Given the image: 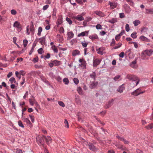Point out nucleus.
Returning a JSON list of instances; mask_svg holds the SVG:
<instances>
[{
	"label": "nucleus",
	"instance_id": "nucleus-1",
	"mask_svg": "<svg viewBox=\"0 0 153 153\" xmlns=\"http://www.w3.org/2000/svg\"><path fill=\"white\" fill-rule=\"evenodd\" d=\"M126 78L133 81H136V85H135L133 83H131L130 84V86L132 85L131 88H134L135 86H137L139 83L140 80L136 76L133 75L128 74L126 76Z\"/></svg>",
	"mask_w": 153,
	"mask_h": 153
},
{
	"label": "nucleus",
	"instance_id": "nucleus-2",
	"mask_svg": "<svg viewBox=\"0 0 153 153\" xmlns=\"http://www.w3.org/2000/svg\"><path fill=\"white\" fill-rule=\"evenodd\" d=\"M44 135L41 137H38L36 138V142L39 146H42L43 148H45V144L44 143Z\"/></svg>",
	"mask_w": 153,
	"mask_h": 153
},
{
	"label": "nucleus",
	"instance_id": "nucleus-3",
	"mask_svg": "<svg viewBox=\"0 0 153 153\" xmlns=\"http://www.w3.org/2000/svg\"><path fill=\"white\" fill-rule=\"evenodd\" d=\"M137 58H135L134 61H132L129 64V66L132 68L134 69H136L138 67V65L137 64Z\"/></svg>",
	"mask_w": 153,
	"mask_h": 153
},
{
	"label": "nucleus",
	"instance_id": "nucleus-4",
	"mask_svg": "<svg viewBox=\"0 0 153 153\" xmlns=\"http://www.w3.org/2000/svg\"><path fill=\"white\" fill-rule=\"evenodd\" d=\"M141 89L140 88H138L135 90L133 92L131 93V94L134 95V96H138L140 94H142L145 92V91H141Z\"/></svg>",
	"mask_w": 153,
	"mask_h": 153
},
{
	"label": "nucleus",
	"instance_id": "nucleus-5",
	"mask_svg": "<svg viewBox=\"0 0 153 153\" xmlns=\"http://www.w3.org/2000/svg\"><path fill=\"white\" fill-rule=\"evenodd\" d=\"M152 52L153 51L151 49L145 50L141 53V57L143 59L144 58V56H143L144 55H146L148 56H150Z\"/></svg>",
	"mask_w": 153,
	"mask_h": 153
},
{
	"label": "nucleus",
	"instance_id": "nucleus-6",
	"mask_svg": "<svg viewBox=\"0 0 153 153\" xmlns=\"http://www.w3.org/2000/svg\"><path fill=\"white\" fill-rule=\"evenodd\" d=\"M89 149L92 151L95 152L97 151L98 149L92 143L89 142L88 145Z\"/></svg>",
	"mask_w": 153,
	"mask_h": 153
},
{
	"label": "nucleus",
	"instance_id": "nucleus-7",
	"mask_svg": "<svg viewBox=\"0 0 153 153\" xmlns=\"http://www.w3.org/2000/svg\"><path fill=\"white\" fill-rule=\"evenodd\" d=\"M13 26L14 27H16L18 31L20 32L22 30V27L20 23L18 21H16L14 22Z\"/></svg>",
	"mask_w": 153,
	"mask_h": 153
},
{
	"label": "nucleus",
	"instance_id": "nucleus-8",
	"mask_svg": "<svg viewBox=\"0 0 153 153\" xmlns=\"http://www.w3.org/2000/svg\"><path fill=\"white\" fill-rule=\"evenodd\" d=\"M101 60L99 59H97L93 60V65L94 67L97 66V65L100 64Z\"/></svg>",
	"mask_w": 153,
	"mask_h": 153
},
{
	"label": "nucleus",
	"instance_id": "nucleus-9",
	"mask_svg": "<svg viewBox=\"0 0 153 153\" xmlns=\"http://www.w3.org/2000/svg\"><path fill=\"white\" fill-rule=\"evenodd\" d=\"M43 137L44 138V140L46 141V143L48 145H49L51 142L52 139L49 136L46 137L44 135Z\"/></svg>",
	"mask_w": 153,
	"mask_h": 153
},
{
	"label": "nucleus",
	"instance_id": "nucleus-10",
	"mask_svg": "<svg viewBox=\"0 0 153 153\" xmlns=\"http://www.w3.org/2000/svg\"><path fill=\"white\" fill-rule=\"evenodd\" d=\"M89 39H91L93 41L95 39H97L98 38V36L95 33H94L92 35H90L89 36Z\"/></svg>",
	"mask_w": 153,
	"mask_h": 153
},
{
	"label": "nucleus",
	"instance_id": "nucleus-11",
	"mask_svg": "<svg viewBox=\"0 0 153 153\" xmlns=\"http://www.w3.org/2000/svg\"><path fill=\"white\" fill-rule=\"evenodd\" d=\"M45 38L46 36H44L42 38H40L39 39V42L42 45H43L45 44Z\"/></svg>",
	"mask_w": 153,
	"mask_h": 153
},
{
	"label": "nucleus",
	"instance_id": "nucleus-12",
	"mask_svg": "<svg viewBox=\"0 0 153 153\" xmlns=\"http://www.w3.org/2000/svg\"><path fill=\"white\" fill-rule=\"evenodd\" d=\"M74 19L80 21H82L84 19L82 15H79L75 16H74Z\"/></svg>",
	"mask_w": 153,
	"mask_h": 153
},
{
	"label": "nucleus",
	"instance_id": "nucleus-13",
	"mask_svg": "<svg viewBox=\"0 0 153 153\" xmlns=\"http://www.w3.org/2000/svg\"><path fill=\"white\" fill-rule=\"evenodd\" d=\"M114 100L113 99H112L111 100L109 101L108 104L106 105V106L105 107V109H107L110 107L113 104V102Z\"/></svg>",
	"mask_w": 153,
	"mask_h": 153
},
{
	"label": "nucleus",
	"instance_id": "nucleus-14",
	"mask_svg": "<svg viewBox=\"0 0 153 153\" xmlns=\"http://www.w3.org/2000/svg\"><path fill=\"white\" fill-rule=\"evenodd\" d=\"M98 85L97 82H93L90 85L89 87L90 88L93 89L95 88Z\"/></svg>",
	"mask_w": 153,
	"mask_h": 153
},
{
	"label": "nucleus",
	"instance_id": "nucleus-15",
	"mask_svg": "<svg viewBox=\"0 0 153 153\" xmlns=\"http://www.w3.org/2000/svg\"><path fill=\"white\" fill-rule=\"evenodd\" d=\"M86 62L84 61L81 64H79L78 65L79 68L80 67H82L83 69H85L86 68Z\"/></svg>",
	"mask_w": 153,
	"mask_h": 153
},
{
	"label": "nucleus",
	"instance_id": "nucleus-16",
	"mask_svg": "<svg viewBox=\"0 0 153 153\" xmlns=\"http://www.w3.org/2000/svg\"><path fill=\"white\" fill-rule=\"evenodd\" d=\"M89 32V31H85L84 32H82L79 33L78 35V37H80L81 36H84L86 34H87L86 35V36H87L88 34V33Z\"/></svg>",
	"mask_w": 153,
	"mask_h": 153
},
{
	"label": "nucleus",
	"instance_id": "nucleus-17",
	"mask_svg": "<svg viewBox=\"0 0 153 153\" xmlns=\"http://www.w3.org/2000/svg\"><path fill=\"white\" fill-rule=\"evenodd\" d=\"M139 39L142 41H145L147 42H149V40L147 38L143 36H141Z\"/></svg>",
	"mask_w": 153,
	"mask_h": 153
},
{
	"label": "nucleus",
	"instance_id": "nucleus-18",
	"mask_svg": "<svg viewBox=\"0 0 153 153\" xmlns=\"http://www.w3.org/2000/svg\"><path fill=\"white\" fill-rule=\"evenodd\" d=\"M94 13L97 15H98L100 17H103L104 16V14L102 13V12L99 11H97L94 12Z\"/></svg>",
	"mask_w": 153,
	"mask_h": 153
},
{
	"label": "nucleus",
	"instance_id": "nucleus-19",
	"mask_svg": "<svg viewBox=\"0 0 153 153\" xmlns=\"http://www.w3.org/2000/svg\"><path fill=\"white\" fill-rule=\"evenodd\" d=\"M109 4L110 5L111 8L113 9L115 8L117 6V4L115 3H112L110 1L109 2Z\"/></svg>",
	"mask_w": 153,
	"mask_h": 153
},
{
	"label": "nucleus",
	"instance_id": "nucleus-20",
	"mask_svg": "<svg viewBox=\"0 0 153 153\" xmlns=\"http://www.w3.org/2000/svg\"><path fill=\"white\" fill-rule=\"evenodd\" d=\"M62 22V17H59L57 20L56 22V25L57 26H58L59 25H61Z\"/></svg>",
	"mask_w": 153,
	"mask_h": 153
},
{
	"label": "nucleus",
	"instance_id": "nucleus-21",
	"mask_svg": "<svg viewBox=\"0 0 153 153\" xmlns=\"http://www.w3.org/2000/svg\"><path fill=\"white\" fill-rule=\"evenodd\" d=\"M80 54V52L78 50H76L72 52V55L73 56H75L77 55H79Z\"/></svg>",
	"mask_w": 153,
	"mask_h": 153
},
{
	"label": "nucleus",
	"instance_id": "nucleus-22",
	"mask_svg": "<svg viewBox=\"0 0 153 153\" xmlns=\"http://www.w3.org/2000/svg\"><path fill=\"white\" fill-rule=\"evenodd\" d=\"M76 102L78 105H80L81 102L79 96H76L75 99Z\"/></svg>",
	"mask_w": 153,
	"mask_h": 153
},
{
	"label": "nucleus",
	"instance_id": "nucleus-23",
	"mask_svg": "<svg viewBox=\"0 0 153 153\" xmlns=\"http://www.w3.org/2000/svg\"><path fill=\"white\" fill-rule=\"evenodd\" d=\"M124 85V84H123L121 85L120 86L117 90V91L121 93L122 92L124 89L123 87Z\"/></svg>",
	"mask_w": 153,
	"mask_h": 153
},
{
	"label": "nucleus",
	"instance_id": "nucleus-24",
	"mask_svg": "<svg viewBox=\"0 0 153 153\" xmlns=\"http://www.w3.org/2000/svg\"><path fill=\"white\" fill-rule=\"evenodd\" d=\"M131 11V9L129 7L126 5V6H125V12L128 13H129Z\"/></svg>",
	"mask_w": 153,
	"mask_h": 153
},
{
	"label": "nucleus",
	"instance_id": "nucleus-25",
	"mask_svg": "<svg viewBox=\"0 0 153 153\" xmlns=\"http://www.w3.org/2000/svg\"><path fill=\"white\" fill-rule=\"evenodd\" d=\"M74 36V34L72 31H70L68 33V38L71 39Z\"/></svg>",
	"mask_w": 153,
	"mask_h": 153
},
{
	"label": "nucleus",
	"instance_id": "nucleus-26",
	"mask_svg": "<svg viewBox=\"0 0 153 153\" xmlns=\"http://www.w3.org/2000/svg\"><path fill=\"white\" fill-rule=\"evenodd\" d=\"M22 119L24 121L26 122L27 124H31V123L30 120L27 118H25L22 116Z\"/></svg>",
	"mask_w": 153,
	"mask_h": 153
},
{
	"label": "nucleus",
	"instance_id": "nucleus-27",
	"mask_svg": "<svg viewBox=\"0 0 153 153\" xmlns=\"http://www.w3.org/2000/svg\"><path fill=\"white\" fill-rule=\"evenodd\" d=\"M90 76L91 78L93 79L94 80H95L96 77V73L95 72H93L92 74H90Z\"/></svg>",
	"mask_w": 153,
	"mask_h": 153
},
{
	"label": "nucleus",
	"instance_id": "nucleus-28",
	"mask_svg": "<svg viewBox=\"0 0 153 153\" xmlns=\"http://www.w3.org/2000/svg\"><path fill=\"white\" fill-rule=\"evenodd\" d=\"M77 91L78 93L79 94V95H83V92H82V88L79 87L77 88Z\"/></svg>",
	"mask_w": 153,
	"mask_h": 153
},
{
	"label": "nucleus",
	"instance_id": "nucleus-29",
	"mask_svg": "<svg viewBox=\"0 0 153 153\" xmlns=\"http://www.w3.org/2000/svg\"><path fill=\"white\" fill-rule=\"evenodd\" d=\"M124 32V31L121 32L120 34L116 36L115 39L117 41L119 40L120 38V36L123 34V33Z\"/></svg>",
	"mask_w": 153,
	"mask_h": 153
},
{
	"label": "nucleus",
	"instance_id": "nucleus-30",
	"mask_svg": "<svg viewBox=\"0 0 153 153\" xmlns=\"http://www.w3.org/2000/svg\"><path fill=\"white\" fill-rule=\"evenodd\" d=\"M146 13L147 14H153V9H146Z\"/></svg>",
	"mask_w": 153,
	"mask_h": 153
},
{
	"label": "nucleus",
	"instance_id": "nucleus-31",
	"mask_svg": "<svg viewBox=\"0 0 153 153\" xmlns=\"http://www.w3.org/2000/svg\"><path fill=\"white\" fill-rule=\"evenodd\" d=\"M53 62L54 64L56 66L59 65L61 63L60 61L57 60H54V61H53Z\"/></svg>",
	"mask_w": 153,
	"mask_h": 153
},
{
	"label": "nucleus",
	"instance_id": "nucleus-32",
	"mask_svg": "<svg viewBox=\"0 0 153 153\" xmlns=\"http://www.w3.org/2000/svg\"><path fill=\"white\" fill-rule=\"evenodd\" d=\"M140 23V21L139 20H136L133 22V23L134 24L135 26H137Z\"/></svg>",
	"mask_w": 153,
	"mask_h": 153
},
{
	"label": "nucleus",
	"instance_id": "nucleus-33",
	"mask_svg": "<svg viewBox=\"0 0 153 153\" xmlns=\"http://www.w3.org/2000/svg\"><path fill=\"white\" fill-rule=\"evenodd\" d=\"M63 82L65 83V84L67 85L69 83V80L68 78H65L63 79Z\"/></svg>",
	"mask_w": 153,
	"mask_h": 153
},
{
	"label": "nucleus",
	"instance_id": "nucleus-34",
	"mask_svg": "<svg viewBox=\"0 0 153 153\" xmlns=\"http://www.w3.org/2000/svg\"><path fill=\"white\" fill-rule=\"evenodd\" d=\"M108 22L112 23L114 24L117 22V19L116 18H113L111 20H110L108 21Z\"/></svg>",
	"mask_w": 153,
	"mask_h": 153
},
{
	"label": "nucleus",
	"instance_id": "nucleus-35",
	"mask_svg": "<svg viewBox=\"0 0 153 153\" xmlns=\"http://www.w3.org/2000/svg\"><path fill=\"white\" fill-rule=\"evenodd\" d=\"M64 123L65 124V127L67 128H68L69 127V126L68 125V122L66 119H65Z\"/></svg>",
	"mask_w": 153,
	"mask_h": 153
},
{
	"label": "nucleus",
	"instance_id": "nucleus-36",
	"mask_svg": "<svg viewBox=\"0 0 153 153\" xmlns=\"http://www.w3.org/2000/svg\"><path fill=\"white\" fill-rule=\"evenodd\" d=\"M137 33L136 32H134L131 34V36L133 39H136L137 37Z\"/></svg>",
	"mask_w": 153,
	"mask_h": 153
},
{
	"label": "nucleus",
	"instance_id": "nucleus-37",
	"mask_svg": "<svg viewBox=\"0 0 153 153\" xmlns=\"http://www.w3.org/2000/svg\"><path fill=\"white\" fill-rule=\"evenodd\" d=\"M9 81L11 83H16V81L15 78L14 77H12L11 78L9 79Z\"/></svg>",
	"mask_w": 153,
	"mask_h": 153
},
{
	"label": "nucleus",
	"instance_id": "nucleus-38",
	"mask_svg": "<svg viewBox=\"0 0 153 153\" xmlns=\"http://www.w3.org/2000/svg\"><path fill=\"white\" fill-rule=\"evenodd\" d=\"M147 129H152L153 128V123H152L146 126L145 127Z\"/></svg>",
	"mask_w": 153,
	"mask_h": 153
},
{
	"label": "nucleus",
	"instance_id": "nucleus-39",
	"mask_svg": "<svg viewBox=\"0 0 153 153\" xmlns=\"http://www.w3.org/2000/svg\"><path fill=\"white\" fill-rule=\"evenodd\" d=\"M120 76L119 75H117L115 76L114 78L113 79L115 81H119V79H120Z\"/></svg>",
	"mask_w": 153,
	"mask_h": 153
},
{
	"label": "nucleus",
	"instance_id": "nucleus-40",
	"mask_svg": "<svg viewBox=\"0 0 153 153\" xmlns=\"http://www.w3.org/2000/svg\"><path fill=\"white\" fill-rule=\"evenodd\" d=\"M52 48L55 53H57L58 52L57 48L55 45H53L52 47Z\"/></svg>",
	"mask_w": 153,
	"mask_h": 153
},
{
	"label": "nucleus",
	"instance_id": "nucleus-41",
	"mask_svg": "<svg viewBox=\"0 0 153 153\" xmlns=\"http://www.w3.org/2000/svg\"><path fill=\"white\" fill-rule=\"evenodd\" d=\"M141 32H146L148 29V28L145 27H141Z\"/></svg>",
	"mask_w": 153,
	"mask_h": 153
},
{
	"label": "nucleus",
	"instance_id": "nucleus-42",
	"mask_svg": "<svg viewBox=\"0 0 153 153\" xmlns=\"http://www.w3.org/2000/svg\"><path fill=\"white\" fill-rule=\"evenodd\" d=\"M122 44L120 43H119L118 44H117L116 46H115L113 47V48L114 49H117L119 48H120L121 45Z\"/></svg>",
	"mask_w": 153,
	"mask_h": 153
},
{
	"label": "nucleus",
	"instance_id": "nucleus-43",
	"mask_svg": "<svg viewBox=\"0 0 153 153\" xmlns=\"http://www.w3.org/2000/svg\"><path fill=\"white\" fill-rule=\"evenodd\" d=\"M116 146L119 149H121L122 150H124L123 146L120 144H117Z\"/></svg>",
	"mask_w": 153,
	"mask_h": 153
},
{
	"label": "nucleus",
	"instance_id": "nucleus-44",
	"mask_svg": "<svg viewBox=\"0 0 153 153\" xmlns=\"http://www.w3.org/2000/svg\"><path fill=\"white\" fill-rule=\"evenodd\" d=\"M73 81H74V83L76 85L78 84L79 82V80L78 79L76 78H74V79Z\"/></svg>",
	"mask_w": 153,
	"mask_h": 153
},
{
	"label": "nucleus",
	"instance_id": "nucleus-45",
	"mask_svg": "<svg viewBox=\"0 0 153 153\" xmlns=\"http://www.w3.org/2000/svg\"><path fill=\"white\" fill-rule=\"evenodd\" d=\"M77 42V41L75 39H74L71 40L70 42V44L71 45H73L74 43H76Z\"/></svg>",
	"mask_w": 153,
	"mask_h": 153
},
{
	"label": "nucleus",
	"instance_id": "nucleus-46",
	"mask_svg": "<svg viewBox=\"0 0 153 153\" xmlns=\"http://www.w3.org/2000/svg\"><path fill=\"white\" fill-rule=\"evenodd\" d=\"M58 103L60 106L62 107H64L65 106V105L63 102L61 101H59Z\"/></svg>",
	"mask_w": 153,
	"mask_h": 153
},
{
	"label": "nucleus",
	"instance_id": "nucleus-47",
	"mask_svg": "<svg viewBox=\"0 0 153 153\" xmlns=\"http://www.w3.org/2000/svg\"><path fill=\"white\" fill-rule=\"evenodd\" d=\"M44 59L46 60V59H48L50 57V54L49 53H47L46 55L44 56Z\"/></svg>",
	"mask_w": 153,
	"mask_h": 153
},
{
	"label": "nucleus",
	"instance_id": "nucleus-48",
	"mask_svg": "<svg viewBox=\"0 0 153 153\" xmlns=\"http://www.w3.org/2000/svg\"><path fill=\"white\" fill-rule=\"evenodd\" d=\"M38 52L39 54H42L44 52L43 49L42 48H40L38 50Z\"/></svg>",
	"mask_w": 153,
	"mask_h": 153
},
{
	"label": "nucleus",
	"instance_id": "nucleus-49",
	"mask_svg": "<svg viewBox=\"0 0 153 153\" xmlns=\"http://www.w3.org/2000/svg\"><path fill=\"white\" fill-rule=\"evenodd\" d=\"M28 43V41L27 39H24L23 41V45L25 47L27 45Z\"/></svg>",
	"mask_w": 153,
	"mask_h": 153
},
{
	"label": "nucleus",
	"instance_id": "nucleus-50",
	"mask_svg": "<svg viewBox=\"0 0 153 153\" xmlns=\"http://www.w3.org/2000/svg\"><path fill=\"white\" fill-rule=\"evenodd\" d=\"M66 20L70 25H71L72 24V21L70 18L67 17L66 18Z\"/></svg>",
	"mask_w": 153,
	"mask_h": 153
},
{
	"label": "nucleus",
	"instance_id": "nucleus-51",
	"mask_svg": "<svg viewBox=\"0 0 153 153\" xmlns=\"http://www.w3.org/2000/svg\"><path fill=\"white\" fill-rule=\"evenodd\" d=\"M18 123L19 126H20L22 128H24L25 127H24V126L23 125L21 121H19L18 122Z\"/></svg>",
	"mask_w": 153,
	"mask_h": 153
},
{
	"label": "nucleus",
	"instance_id": "nucleus-52",
	"mask_svg": "<svg viewBox=\"0 0 153 153\" xmlns=\"http://www.w3.org/2000/svg\"><path fill=\"white\" fill-rule=\"evenodd\" d=\"M81 43L82 45V46L83 48H86L88 44V42H82Z\"/></svg>",
	"mask_w": 153,
	"mask_h": 153
},
{
	"label": "nucleus",
	"instance_id": "nucleus-53",
	"mask_svg": "<svg viewBox=\"0 0 153 153\" xmlns=\"http://www.w3.org/2000/svg\"><path fill=\"white\" fill-rule=\"evenodd\" d=\"M126 30L127 32H128L130 30L129 25L128 24H126L125 26Z\"/></svg>",
	"mask_w": 153,
	"mask_h": 153
},
{
	"label": "nucleus",
	"instance_id": "nucleus-54",
	"mask_svg": "<svg viewBox=\"0 0 153 153\" xmlns=\"http://www.w3.org/2000/svg\"><path fill=\"white\" fill-rule=\"evenodd\" d=\"M96 28L97 29H101L102 27L101 25L100 24H98L96 26Z\"/></svg>",
	"mask_w": 153,
	"mask_h": 153
},
{
	"label": "nucleus",
	"instance_id": "nucleus-55",
	"mask_svg": "<svg viewBox=\"0 0 153 153\" xmlns=\"http://www.w3.org/2000/svg\"><path fill=\"white\" fill-rule=\"evenodd\" d=\"M33 61L34 63H36L38 61V57H36L35 58H34L33 59Z\"/></svg>",
	"mask_w": 153,
	"mask_h": 153
},
{
	"label": "nucleus",
	"instance_id": "nucleus-56",
	"mask_svg": "<svg viewBox=\"0 0 153 153\" xmlns=\"http://www.w3.org/2000/svg\"><path fill=\"white\" fill-rule=\"evenodd\" d=\"M29 116L31 120V121L33 123L34 122V117L33 115H30Z\"/></svg>",
	"mask_w": 153,
	"mask_h": 153
},
{
	"label": "nucleus",
	"instance_id": "nucleus-57",
	"mask_svg": "<svg viewBox=\"0 0 153 153\" xmlns=\"http://www.w3.org/2000/svg\"><path fill=\"white\" fill-rule=\"evenodd\" d=\"M117 137L119 140H120L123 141H124V139L122 137H121L118 135L117 136Z\"/></svg>",
	"mask_w": 153,
	"mask_h": 153
},
{
	"label": "nucleus",
	"instance_id": "nucleus-58",
	"mask_svg": "<svg viewBox=\"0 0 153 153\" xmlns=\"http://www.w3.org/2000/svg\"><path fill=\"white\" fill-rule=\"evenodd\" d=\"M19 74L22 75V76H24L25 74V73L23 70L20 71L19 72Z\"/></svg>",
	"mask_w": 153,
	"mask_h": 153
},
{
	"label": "nucleus",
	"instance_id": "nucleus-59",
	"mask_svg": "<svg viewBox=\"0 0 153 153\" xmlns=\"http://www.w3.org/2000/svg\"><path fill=\"white\" fill-rule=\"evenodd\" d=\"M11 13L12 14L15 15L16 14V12L15 10L13 9L11 10Z\"/></svg>",
	"mask_w": 153,
	"mask_h": 153
},
{
	"label": "nucleus",
	"instance_id": "nucleus-60",
	"mask_svg": "<svg viewBox=\"0 0 153 153\" xmlns=\"http://www.w3.org/2000/svg\"><path fill=\"white\" fill-rule=\"evenodd\" d=\"M62 79V78L60 77V76H58L56 77V80L58 81L59 82H61Z\"/></svg>",
	"mask_w": 153,
	"mask_h": 153
},
{
	"label": "nucleus",
	"instance_id": "nucleus-61",
	"mask_svg": "<svg viewBox=\"0 0 153 153\" xmlns=\"http://www.w3.org/2000/svg\"><path fill=\"white\" fill-rule=\"evenodd\" d=\"M49 6V5L48 4L45 5L43 7L42 9L44 10H46L48 9Z\"/></svg>",
	"mask_w": 153,
	"mask_h": 153
},
{
	"label": "nucleus",
	"instance_id": "nucleus-62",
	"mask_svg": "<svg viewBox=\"0 0 153 153\" xmlns=\"http://www.w3.org/2000/svg\"><path fill=\"white\" fill-rule=\"evenodd\" d=\"M115 41L114 39H113L112 40V42L111 43L110 45L111 46H113L115 44Z\"/></svg>",
	"mask_w": 153,
	"mask_h": 153
},
{
	"label": "nucleus",
	"instance_id": "nucleus-63",
	"mask_svg": "<svg viewBox=\"0 0 153 153\" xmlns=\"http://www.w3.org/2000/svg\"><path fill=\"white\" fill-rule=\"evenodd\" d=\"M128 56H129V58L132 59L134 57V56L133 55V53H129L128 54Z\"/></svg>",
	"mask_w": 153,
	"mask_h": 153
},
{
	"label": "nucleus",
	"instance_id": "nucleus-64",
	"mask_svg": "<svg viewBox=\"0 0 153 153\" xmlns=\"http://www.w3.org/2000/svg\"><path fill=\"white\" fill-rule=\"evenodd\" d=\"M54 63L53 61H51L50 63L48 64V65L51 68H52L54 65Z\"/></svg>",
	"mask_w": 153,
	"mask_h": 153
}]
</instances>
